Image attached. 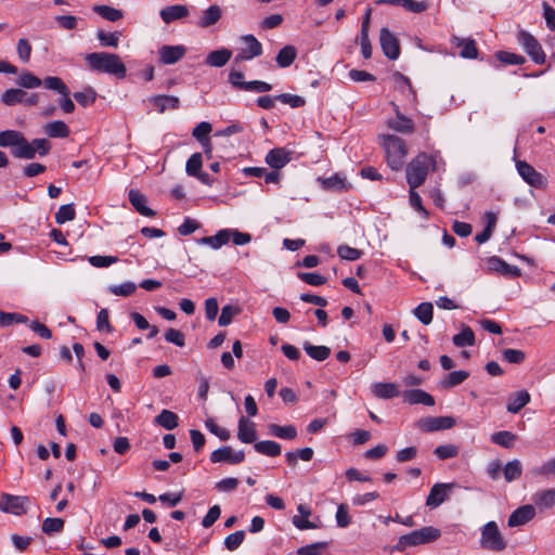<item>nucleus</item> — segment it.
Returning <instances> with one entry per match:
<instances>
[{
	"label": "nucleus",
	"mask_w": 555,
	"mask_h": 555,
	"mask_svg": "<svg viewBox=\"0 0 555 555\" xmlns=\"http://www.w3.org/2000/svg\"><path fill=\"white\" fill-rule=\"evenodd\" d=\"M89 68L98 73H106L118 78H125L127 68L117 54L107 52H93L85 57Z\"/></svg>",
	"instance_id": "1"
},
{
	"label": "nucleus",
	"mask_w": 555,
	"mask_h": 555,
	"mask_svg": "<svg viewBox=\"0 0 555 555\" xmlns=\"http://www.w3.org/2000/svg\"><path fill=\"white\" fill-rule=\"evenodd\" d=\"M437 169L436 157L425 152L415 156L406 166V182L410 189H417L427 178L429 171Z\"/></svg>",
	"instance_id": "2"
},
{
	"label": "nucleus",
	"mask_w": 555,
	"mask_h": 555,
	"mask_svg": "<svg viewBox=\"0 0 555 555\" xmlns=\"http://www.w3.org/2000/svg\"><path fill=\"white\" fill-rule=\"evenodd\" d=\"M382 139L388 166L395 171L400 170L408 153L404 140L393 134H385Z\"/></svg>",
	"instance_id": "3"
},
{
	"label": "nucleus",
	"mask_w": 555,
	"mask_h": 555,
	"mask_svg": "<svg viewBox=\"0 0 555 555\" xmlns=\"http://www.w3.org/2000/svg\"><path fill=\"white\" fill-rule=\"evenodd\" d=\"M441 535L439 529L431 526L423 527L411 533L403 534L399 538L396 550L403 551L408 546H416L436 541Z\"/></svg>",
	"instance_id": "4"
},
{
	"label": "nucleus",
	"mask_w": 555,
	"mask_h": 555,
	"mask_svg": "<svg viewBox=\"0 0 555 555\" xmlns=\"http://www.w3.org/2000/svg\"><path fill=\"white\" fill-rule=\"evenodd\" d=\"M480 545L493 552H502L505 550L506 542L495 521H489L482 527Z\"/></svg>",
	"instance_id": "5"
},
{
	"label": "nucleus",
	"mask_w": 555,
	"mask_h": 555,
	"mask_svg": "<svg viewBox=\"0 0 555 555\" xmlns=\"http://www.w3.org/2000/svg\"><path fill=\"white\" fill-rule=\"evenodd\" d=\"M518 43L522 47L525 52L530 56L533 63L544 64L546 55L540 42L528 31L520 30L517 34Z\"/></svg>",
	"instance_id": "6"
},
{
	"label": "nucleus",
	"mask_w": 555,
	"mask_h": 555,
	"mask_svg": "<svg viewBox=\"0 0 555 555\" xmlns=\"http://www.w3.org/2000/svg\"><path fill=\"white\" fill-rule=\"evenodd\" d=\"M456 424L453 416H427L416 422V427L424 433L450 429Z\"/></svg>",
	"instance_id": "7"
},
{
	"label": "nucleus",
	"mask_w": 555,
	"mask_h": 555,
	"mask_svg": "<svg viewBox=\"0 0 555 555\" xmlns=\"http://www.w3.org/2000/svg\"><path fill=\"white\" fill-rule=\"evenodd\" d=\"M241 41L245 44V47L241 48L238 53L235 55V64L249 61L262 54V44L254 35H244L241 37Z\"/></svg>",
	"instance_id": "8"
},
{
	"label": "nucleus",
	"mask_w": 555,
	"mask_h": 555,
	"mask_svg": "<svg viewBox=\"0 0 555 555\" xmlns=\"http://www.w3.org/2000/svg\"><path fill=\"white\" fill-rule=\"evenodd\" d=\"M379 43L383 53L389 60H397L400 56V41L388 28L383 27L379 33Z\"/></svg>",
	"instance_id": "9"
},
{
	"label": "nucleus",
	"mask_w": 555,
	"mask_h": 555,
	"mask_svg": "<svg viewBox=\"0 0 555 555\" xmlns=\"http://www.w3.org/2000/svg\"><path fill=\"white\" fill-rule=\"evenodd\" d=\"M28 502V496L3 493L0 499V509L4 513L23 515L26 513V505Z\"/></svg>",
	"instance_id": "10"
},
{
	"label": "nucleus",
	"mask_w": 555,
	"mask_h": 555,
	"mask_svg": "<svg viewBox=\"0 0 555 555\" xmlns=\"http://www.w3.org/2000/svg\"><path fill=\"white\" fill-rule=\"evenodd\" d=\"M455 483H435L426 499V505L430 508H436L449 499V492L455 488Z\"/></svg>",
	"instance_id": "11"
},
{
	"label": "nucleus",
	"mask_w": 555,
	"mask_h": 555,
	"mask_svg": "<svg viewBox=\"0 0 555 555\" xmlns=\"http://www.w3.org/2000/svg\"><path fill=\"white\" fill-rule=\"evenodd\" d=\"M244 451H233L229 446L221 447L210 454V461L212 463H229L234 465L244 462Z\"/></svg>",
	"instance_id": "12"
},
{
	"label": "nucleus",
	"mask_w": 555,
	"mask_h": 555,
	"mask_svg": "<svg viewBox=\"0 0 555 555\" xmlns=\"http://www.w3.org/2000/svg\"><path fill=\"white\" fill-rule=\"evenodd\" d=\"M517 170L520 177L531 186L541 189L545 188V178L538 172L530 164L520 160L517 163Z\"/></svg>",
	"instance_id": "13"
},
{
	"label": "nucleus",
	"mask_w": 555,
	"mask_h": 555,
	"mask_svg": "<svg viewBox=\"0 0 555 555\" xmlns=\"http://www.w3.org/2000/svg\"><path fill=\"white\" fill-rule=\"evenodd\" d=\"M186 53L183 46H163L159 51V62L165 65H172L179 62Z\"/></svg>",
	"instance_id": "14"
},
{
	"label": "nucleus",
	"mask_w": 555,
	"mask_h": 555,
	"mask_svg": "<svg viewBox=\"0 0 555 555\" xmlns=\"http://www.w3.org/2000/svg\"><path fill=\"white\" fill-rule=\"evenodd\" d=\"M157 113L163 114L166 109H178L180 107V100L175 95L158 94L147 99Z\"/></svg>",
	"instance_id": "15"
},
{
	"label": "nucleus",
	"mask_w": 555,
	"mask_h": 555,
	"mask_svg": "<svg viewBox=\"0 0 555 555\" xmlns=\"http://www.w3.org/2000/svg\"><path fill=\"white\" fill-rule=\"evenodd\" d=\"M489 269L501 273L505 276L518 278L521 274L520 269L517 266H512L505 262L498 256H492L488 259Z\"/></svg>",
	"instance_id": "16"
},
{
	"label": "nucleus",
	"mask_w": 555,
	"mask_h": 555,
	"mask_svg": "<svg viewBox=\"0 0 555 555\" xmlns=\"http://www.w3.org/2000/svg\"><path fill=\"white\" fill-rule=\"evenodd\" d=\"M237 438L243 443H255L257 439V430L254 422L247 417L242 416L238 420Z\"/></svg>",
	"instance_id": "17"
},
{
	"label": "nucleus",
	"mask_w": 555,
	"mask_h": 555,
	"mask_svg": "<svg viewBox=\"0 0 555 555\" xmlns=\"http://www.w3.org/2000/svg\"><path fill=\"white\" fill-rule=\"evenodd\" d=\"M535 515L534 507L532 505H522L515 509L508 517L509 527H518L530 521Z\"/></svg>",
	"instance_id": "18"
},
{
	"label": "nucleus",
	"mask_w": 555,
	"mask_h": 555,
	"mask_svg": "<svg viewBox=\"0 0 555 555\" xmlns=\"http://www.w3.org/2000/svg\"><path fill=\"white\" fill-rule=\"evenodd\" d=\"M189 8L184 4L169 5L160 10L159 15L165 24H170L175 21L182 20L189 16Z\"/></svg>",
	"instance_id": "19"
},
{
	"label": "nucleus",
	"mask_w": 555,
	"mask_h": 555,
	"mask_svg": "<svg viewBox=\"0 0 555 555\" xmlns=\"http://www.w3.org/2000/svg\"><path fill=\"white\" fill-rule=\"evenodd\" d=\"M291 162L289 152L284 147H275L268 152L266 156V163L275 170L283 168L287 163Z\"/></svg>",
	"instance_id": "20"
},
{
	"label": "nucleus",
	"mask_w": 555,
	"mask_h": 555,
	"mask_svg": "<svg viewBox=\"0 0 555 555\" xmlns=\"http://www.w3.org/2000/svg\"><path fill=\"white\" fill-rule=\"evenodd\" d=\"M129 201L131 205L134 207V209L142 216L154 217L156 215V212L153 209L147 207V198L140 191L131 189L129 191Z\"/></svg>",
	"instance_id": "21"
},
{
	"label": "nucleus",
	"mask_w": 555,
	"mask_h": 555,
	"mask_svg": "<svg viewBox=\"0 0 555 555\" xmlns=\"http://www.w3.org/2000/svg\"><path fill=\"white\" fill-rule=\"evenodd\" d=\"M402 396L404 401L410 404H424L426 406L435 404L434 397L423 389L405 390Z\"/></svg>",
	"instance_id": "22"
},
{
	"label": "nucleus",
	"mask_w": 555,
	"mask_h": 555,
	"mask_svg": "<svg viewBox=\"0 0 555 555\" xmlns=\"http://www.w3.org/2000/svg\"><path fill=\"white\" fill-rule=\"evenodd\" d=\"M377 4H392L400 5L404 8L409 12L413 13H422L428 10L429 2L428 1H416V0H378Z\"/></svg>",
	"instance_id": "23"
},
{
	"label": "nucleus",
	"mask_w": 555,
	"mask_h": 555,
	"mask_svg": "<svg viewBox=\"0 0 555 555\" xmlns=\"http://www.w3.org/2000/svg\"><path fill=\"white\" fill-rule=\"evenodd\" d=\"M388 127L401 133H413L415 130L413 120L401 114L398 109L396 119L389 120Z\"/></svg>",
	"instance_id": "24"
},
{
	"label": "nucleus",
	"mask_w": 555,
	"mask_h": 555,
	"mask_svg": "<svg viewBox=\"0 0 555 555\" xmlns=\"http://www.w3.org/2000/svg\"><path fill=\"white\" fill-rule=\"evenodd\" d=\"M530 402V395L527 390H520L508 398L506 410L509 413H518Z\"/></svg>",
	"instance_id": "25"
},
{
	"label": "nucleus",
	"mask_w": 555,
	"mask_h": 555,
	"mask_svg": "<svg viewBox=\"0 0 555 555\" xmlns=\"http://www.w3.org/2000/svg\"><path fill=\"white\" fill-rule=\"evenodd\" d=\"M230 240H231V229H224V230L218 231L212 236L202 237L198 241V243L208 245V246L212 247L214 249H218L221 246H223L224 244H227Z\"/></svg>",
	"instance_id": "26"
},
{
	"label": "nucleus",
	"mask_w": 555,
	"mask_h": 555,
	"mask_svg": "<svg viewBox=\"0 0 555 555\" xmlns=\"http://www.w3.org/2000/svg\"><path fill=\"white\" fill-rule=\"evenodd\" d=\"M372 392L379 399H391L399 396L397 385L393 383H375L372 385Z\"/></svg>",
	"instance_id": "27"
},
{
	"label": "nucleus",
	"mask_w": 555,
	"mask_h": 555,
	"mask_svg": "<svg viewBox=\"0 0 555 555\" xmlns=\"http://www.w3.org/2000/svg\"><path fill=\"white\" fill-rule=\"evenodd\" d=\"M222 10L219 5L214 4L210 5L207 10H205L197 22V25L202 28H207L215 25L221 17Z\"/></svg>",
	"instance_id": "28"
},
{
	"label": "nucleus",
	"mask_w": 555,
	"mask_h": 555,
	"mask_svg": "<svg viewBox=\"0 0 555 555\" xmlns=\"http://www.w3.org/2000/svg\"><path fill=\"white\" fill-rule=\"evenodd\" d=\"M269 434L280 439L294 440L298 433L294 425L281 426L278 424H270L268 426Z\"/></svg>",
	"instance_id": "29"
},
{
	"label": "nucleus",
	"mask_w": 555,
	"mask_h": 555,
	"mask_svg": "<svg viewBox=\"0 0 555 555\" xmlns=\"http://www.w3.org/2000/svg\"><path fill=\"white\" fill-rule=\"evenodd\" d=\"M231 56H232L231 50H228V49L215 50V51H211L207 55L206 63L212 67H222L230 61Z\"/></svg>",
	"instance_id": "30"
},
{
	"label": "nucleus",
	"mask_w": 555,
	"mask_h": 555,
	"mask_svg": "<svg viewBox=\"0 0 555 555\" xmlns=\"http://www.w3.org/2000/svg\"><path fill=\"white\" fill-rule=\"evenodd\" d=\"M469 377V373L467 371H454L449 373L442 380H440L439 386L442 389H451L461 385Z\"/></svg>",
	"instance_id": "31"
},
{
	"label": "nucleus",
	"mask_w": 555,
	"mask_h": 555,
	"mask_svg": "<svg viewBox=\"0 0 555 555\" xmlns=\"http://www.w3.org/2000/svg\"><path fill=\"white\" fill-rule=\"evenodd\" d=\"M254 449L257 453L271 457L279 456L282 452L281 446L272 440L255 442Z\"/></svg>",
	"instance_id": "32"
},
{
	"label": "nucleus",
	"mask_w": 555,
	"mask_h": 555,
	"mask_svg": "<svg viewBox=\"0 0 555 555\" xmlns=\"http://www.w3.org/2000/svg\"><path fill=\"white\" fill-rule=\"evenodd\" d=\"M313 454H314L313 450L311 448L307 447V448L298 449L296 451L286 452L285 460L289 466L295 467L297 465L299 459L305 462H309L312 460Z\"/></svg>",
	"instance_id": "33"
},
{
	"label": "nucleus",
	"mask_w": 555,
	"mask_h": 555,
	"mask_svg": "<svg viewBox=\"0 0 555 555\" xmlns=\"http://www.w3.org/2000/svg\"><path fill=\"white\" fill-rule=\"evenodd\" d=\"M155 423L167 429V430H172L175 429L176 427H178L179 425V417L178 415L170 411V410H163L156 417H155Z\"/></svg>",
	"instance_id": "34"
},
{
	"label": "nucleus",
	"mask_w": 555,
	"mask_h": 555,
	"mask_svg": "<svg viewBox=\"0 0 555 555\" xmlns=\"http://www.w3.org/2000/svg\"><path fill=\"white\" fill-rule=\"evenodd\" d=\"M24 134L17 130H3L0 131V147L16 149L21 143Z\"/></svg>",
	"instance_id": "35"
},
{
	"label": "nucleus",
	"mask_w": 555,
	"mask_h": 555,
	"mask_svg": "<svg viewBox=\"0 0 555 555\" xmlns=\"http://www.w3.org/2000/svg\"><path fill=\"white\" fill-rule=\"evenodd\" d=\"M296 56V48L294 46H285L279 51L275 61L280 67L286 68L294 63Z\"/></svg>",
	"instance_id": "36"
},
{
	"label": "nucleus",
	"mask_w": 555,
	"mask_h": 555,
	"mask_svg": "<svg viewBox=\"0 0 555 555\" xmlns=\"http://www.w3.org/2000/svg\"><path fill=\"white\" fill-rule=\"evenodd\" d=\"M44 132L50 138H67L69 135V128L68 126L62 121V120H54L51 122H48L44 126Z\"/></svg>",
	"instance_id": "37"
},
{
	"label": "nucleus",
	"mask_w": 555,
	"mask_h": 555,
	"mask_svg": "<svg viewBox=\"0 0 555 555\" xmlns=\"http://www.w3.org/2000/svg\"><path fill=\"white\" fill-rule=\"evenodd\" d=\"M322 185L325 190L330 191H348L350 189V184L346 181V179L338 173L322 179Z\"/></svg>",
	"instance_id": "38"
},
{
	"label": "nucleus",
	"mask_w": 555,
	"mask_h": 555,
	"mask_svg": "<svg viewBox=\"0 0 555 555\" xmlns=\"http://www.w3.org/2000/svg\"><path fill=\"white\" fill-rule=\"evenodd\" d=\"M304 350L307 352V354L317 361H324L326 360L331 354V348L327 346H314L310 344L309 341L304 343Z\"/></svg>",
	"instance_id": "39"
},
{
	"label": "nucleus",
	"mask_w": 555,
	"mask_h": 555,
	"mask_svg": "<svg viewBox=\"0 0 555 555\" xmlns=\"http://www.w3.org/2000/svg\"><path fill=\"white\" fill-rule=\"evenodd\" d=\"M517 436L508 430L496 431L491 435V441L503 448L511 449L514 447Z\"/></svg>",
	"instance_id": "40"
},
{
	"label": "nucleus",
	"mask_w": 555,
	"mask_h": 555,
	"mask_svg": "<svg viewBox=\"0 0 555 555\" xmlns=\"http://www.w3.org/2000/svg\"><path fill=\"white\" fill-rule=\"evenodd\" d=\"M456 46L461 48L460 55L463 59H476L478 56V49L475 40L455 38Z\"/></svg>",
	"instance_id": "41"
},
{
	"label": "nucleus",
	"mask_w": 555,
	"mask_h": 555,
	"mask_svg": "<svg viewBox=\"0 0 555 555\" xmlns=\"http://www.w3.org/2000/svg\"><path fill=\"white\" fill-rule=\"evenodd\" d=\"M26 91L22 88H11L1 94V101L8 106H13L23 103Z\"/></svg>",
	"instance_id": "42"
},
{
	"label": "nucleus",
	"mask_w": 555,
	"mask_h": 555,
	"mask_svg": "<svg viewBox=\"0 0 555 555\" xmlns=\"http://www.w3.org/2000/svg\"><path fill=\"white\" fill-rule=\"evenodd\" d=\"M533 501L535 505L541 508L552 507L553 505H555V488L537 492L533 495Z\"/></svg>",
	"instance_id": "43"
},
{
	"label": "nucleus",
	"mask_w": 555,
	"mask_h": 555,
	"mask_svg": "<svg viewBox=\"0 0 555 555\" xmlns=\"http://www.w3.org/2000/svg\"><path fill=\"white\" fill-rule=\"evenodd\" d=\"M452 341L456 347L474 346L475 334L469 326L465 325L459 334L453 336Z\"/></svg>",
	"instance_id": "44"
},
{
	"label": "nucleus",
	"mask_w": 555,
	"mask_h": 555,
	"mask_svg": "<svg viewBox=\"0 0 555 555\" xmlns=\"http://www.w3.org/2000/svg\"><path fill=\"white\" fill-rule=\"evenodd\" d=\"M93 11L98 13L101 17L109 21L116 22L122 18L124 13L121 10L115 9L108 5L98 4L93 7Z\"/></svg>",
	"instance_id": "45"
},
{
	"label": "nucleus",
	"mask_w": 555,
	"mask_h": 555,
	"mask_svg": "<svg viewBox=\"0 0 555 555\" xmlns=\"http://www.w3.org/2000/svg\"><path fill=\"white\" fill-rule=\"evenodd\" d=\"M522 474V466L519 460H513L503 467V475L507 482L518 479Z\"/></svg>",
	"instance_id": "46"
},
{
	"label": "nucleus",
	"mask_w": 555,
	"mask_h": 555,
	"mask_svg": "<svg viewBox=\"0 0 555 555\" xmlns=\"http://www.w3.org/2000/svg\"><path fill=\"white\" fill-rule=\"evenodd\" d=\"M16 85L24 89H35L42 85V80L33 73L25 70L20 74Z\"/></svg>",
	"instance_id": "47"
},
{
	"label": "nucleus",
	"mask_w": 555,
	"mask_h": 555,
	"mask_svg": "<svg viewBox=\"0 0 555 555\" xmlns=\"http://www.w3.org/2000/svg\"><path fill=\"white\" fill-rule=\"evenodd\" d=\"M11 153L15 158L22 159H33L36 156L35 150L31 147V142H29L25 137L16 149L11 150Z\"/></svg>",
	"instance_id": "48"
},
{
	"label": "nucleus",
	"mask_w": 555,
	"mask_h": 555,
	"mask_svg": "<svg viewBox=\"0 0 555 555\" xmlns=\"http://www.w3.org/2000/svg\"><path fill=\"white\" fill-rule=\"evenodd\" d=\"M434 307L431 302H422L414 309V315L425 325L433 321Z\"/></svg>",
	"instance_id": "49"
},
{
	"label": "nucleus",
	"mask_w": 555,
	"mask_h": 555,
	"mask_svg": "<svg viewBox=\"0 0 555 555\" xmlns=\"http://www.w3.org/2000/svg\"><path fill=\"white\" fill-rule=\"evenodd\" d=\"M460 453V448L455 444H441V446H438L435 450H434V454L439 459V460H449V459H453V457H456Z\"/></svg>",
	"instance_id": "50"
},
{
	"label": "nucleus",
	"mask_w": 555,
	"mask_h": 555,
	"mask_svg": "<svg viewBox=\"0 0 555 555\" xmlns=\"http://www.w3.org/2000/svg\"><path fill=\"white\" fill-rule=\"evenodd\" d=\"M42 83L47 89L56 91L61 95H66L68 92V87L60 77L48 76L42 80Z\"/></svg>",
	"instance_id": "51"
},
{
	"label": "nucleus",
	"mask_w": 555,
	"mask_h": 555,
	"mask_svg": "<svg viewBox=\"0 0 555 555\" xmlns=\"http://www.w3.org/2000/svg\"><path fill=\"white\" fill-rule=\"evenodd\" d=\"M76 217L75 207L73 204L62 205L55 214V222L63 224L67 221L74 220Z\"/></svg>",
	"instance_id": "52"
},
{
	"label": "nucleus",
	"mask_w": 555,
	"mask_h": 555,
	"mask_svg": "<svg viewBox=\"0 0 555 555\" xmlns=\"http://www.w3.org/2000/svg\"><path fill=\"white\" fill-rule=\"evenodd\" d=\"M28 318L16 312H4L0 310V326L7 327L13 323H26Z\"/></svg>",
	"instance_id": "53"
},
{
	"label": "nucleus",
	"mask_w": 555,
	"mask_h": 555,
	"mask_svg": "<svg viewBox=\"0 0 555 555\" xmlns=\"http://www.w3.org/2000/svg\"><path fill=\"white\" fill-rule=\"evenodd\" d=\"M96 92L93 88L89 87L85 89L81 92H75L74 99L80 104L81 106H89L93 104L96 100Z\"/></svg>",
	"instance_id": "54"
},
{
	"label": "nucleus",
	"mask_w": 555,
	"mask_h": 555,
	"mask_svg": "<svg viewBox=\"0 0 555 555\" xmlns=\"http://www.w3.org/2000/svg\"><path fill=\"white\" fill-rule=\"evenodd\" d=\"M495 55L501 63L506 65H521L526 62L525 56L513 52L499 51Z\"/></svg>",
	"instance_id": "55"
},
{
	"label": "nucleus",
	"mask_w": 555,
	"mask_h": 555,
	"mask_svg": "<svg viewBox=\"0 0 555 555\" xmlns=\"http://www.w3.org/2000/svg\"><path fill=\"white\" fill-rule=\"evenodd\" d=\"M203 166V157L201 153H194L188 159L185 165V171L189 176L195 177L198 172L202 171Z\"/></svg>",
	"instance_id": "56"
},
{
	"label": "nucleus",
	"mask_w": 555,
	"mask_h": 555,
	"mask_svg": "<svg viewBox=\"0 0 555 555\" xmlns=\"http://www.w3.org/2000/svg\"><path fill=\"white\" fill-rule=\"evenodd\" d=\"M96 37L100 40L102 47L117 48L119 43L120 33H105L104 30H99L96 33Z\"/></svg>",
	"instance_id": "57"
},
{
	"label": "nucleus",
	"mask_w": 555,
	"mask_h": 555,
	"mask_svg": "<svg viewBox=\"0 0 555 555\" xmlns=\"http://www.w3.org/2000/svg\"><path fill=\"white\" fill-rule=\"evenodd\" d=\"M64 528V520L62 518H46L42 522V531L52 535L53 533L61 532Z\"/></svg>",
	"instance_id": "58"
},
{
	"label": "nucleus",
	"mask_w": 555,
	"mask_h": 555,
	"mask_svg": "<svg viewBox=\"0 0 555 555\" xmlns=\"http://www.w3.org/2000/svg\"><path fill=\"white\" fill-rule=\"evenodd\" d=\"M137 289V285L133 282H125L120 285H111L108 292L115 296L127 297L132 295Z\"/></svg>",
	"instance_id": "59"
},
{
	"label": "nucleus",
	"mask_w": 555,
	"mask_h": 555,
	"mask_svg": "<svg viewBox=\"0 0 555 555\" xmlns=\"http://www.w3.org/2000/svg\"><path fill=\"white\" fill-rule=\"evenodd\" d=\"M274 99L283 104H288L293 108L302 107L306 104V100L302 96L291 93H282L275 95Z\"/></svg>",
	"instance_id": "60"
},
{
	"label": "nucleus",
	"mask_w": 555,
	"mask_h": 555,
	"mask_svg": "<svg viewBox=\"0 0 555 555\" xmlns=\"http://www.w3.org/2000/svg\"><path fill=\"white\" fill-rule=\"evenodd\" d=\"M205 427L222 441H227L230 439V431L225 428L220 427L211 417L206 420Z\"/></svg>",
	"instance_id": "61"
},
{
	"label": "nucleus",
	"mask_w": 555,
	"mask_h": 555,
	"mask_svg": "<svg viewBox=\"0 0 555 555\" xmlns=\"http://www.w3.org/2000/svg\"><path fill=\"white\" fill-rule=\"evenodd\" d=\"M393 80H395L396 89L399 90L402 94L412 93L414 95L411 81L403 74H401L400 72H396L393 74Z\"/></svg>",
	"instance_id": "62"
},
{
	"label": "nucleus",
	"mask_w": 555,
	"mask_h": 555,
	"mask_svg": "<svg viewBox=\"0 0 555 555\" xmlns=\"http://www.w3.org/2000/svg\"><path fill=\"white\" fill-rule=\"evenodd\" d=\"M337 254L341 259L353 261L361 258L363 253L360 249L353 248L349 245H340L337 248Z\"/></svg>",
	"instance_id": "63"
},
{
	"label": "nucleus",
	"mask_w": 555,
	"mask_h": 555,
	"mask_svg": "<svg viewBox=\"0 0 555 555\" xmlns=\"http://www.w3.org/2000/svg\"><path fill=\"white\" fill-rule=\"evenodd\" d=\"M328 542H315L309 545H305L298 548V555H321L322 551L326 548Z\"/></svg>",
	"instance_id": "64"
}]
</instances>
